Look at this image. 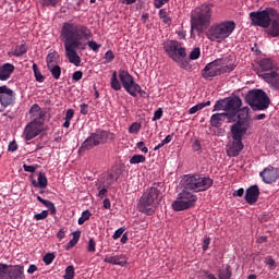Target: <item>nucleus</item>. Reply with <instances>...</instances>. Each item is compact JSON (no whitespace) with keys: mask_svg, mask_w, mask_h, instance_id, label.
<instances>
[{"mask_svg":"<svg viewBox=\"0 0 279 279\" xmlns=\"http://www.w3.org/2000/svg\"><path fill=\"white\" fill-rule=\"evenodd\" d=\"M61 36L64 38L65 57L71 64L80 66L82 58L77 54V49L84 51L86 44L84 38H90L93 34L88 27L75 23H64L61 29Z\"/></svg>","mask_w":279,"mask_h":279,"instance_id":"obj_1","label":"nucleus"},{"mask_svg":"<svg viewBox=\"0 0 279 279\" xmlns=\"http://www.w3.org/2000/svg\"><path fill=\"white\" fill-rule=\"evenodd\" d=\"M161 183H154L150 189L146 190V192L142 195L137 204L138 213H143L144 215H155L156 208L160 205L162 201V193L160 192Z\"/></svg>","mask_w":279,"mask_h":279,"instance_id":"obj_2","label":"nucleus"},{"mask_svg":"<svg viewBox=\"0 0 279 279\" xmlns=\"http://www.w3.org/2000/svg\"><path fill=\"white\" fill-rule=\"evenodd\" d=\"M210 19H213V4L197 7L191 16V36L195 31L198 35L204 34V31L210 27Z\"/></svg>","mask_w":279,"mask_h":279,"instance_id":"obj_3","label":"nucleus"},{"mask_svg":"<svg viewBox=\"0 0 279 279\" xmlns=\"http://www.w3.org/2000/svg\"><path fill=\"white\" fill-rule=\"evenodd\" d=\"M228 58H218L209 63L201 71L202 77L204 80H213L218 77V75H223L225 73H232L235 69L234 63H229Z\"/></svg>","mask_w":279,"mask_h":279,"instance_id":"obj_4","label":"nucleus"},{"mask_svg":"<svg viewBox=\"0 0 279 279\" xmlns=\"http://www.w3.org/2000/svg\"><path fill=\"white\" fill-rule=\"evenodd\" d=\"M247 134V126L235 122L231 125V136L233 142L227 145V156L229 158H236L243 151L245 145H243V136Z\"/></svg>","mask_w":279,"mask_h":279,"instance_id":"obj_5","label":"nucleus"},{"mask_svg":"<svg viewBox=\"0 0 279 279\" xmlns=\"http://www.w3.org/2000/svg\"><path fill=\"white\" fill-rule=\"evenodd\" d=\"M234 29H236V23H234V21H225L220 24L211 25L208 28L206 36L211 43H223L226 38L232 36Z\"/></svg>","mask_w":279,"mask_h":279,"instance_id":"obj_6","label":"nucleus"},{"mask_svg":"<svg viewBox=\"0 0 279 279\" xmlns=\"http://www.w3.org/2000/svg\"><path fill=\"white\" fill-rule=\"evenodd\" d=\"M244 99L254 111L267 110V108H269V105L271 104L269 96H267V93H265V90L263 89L250 90Z\"/></svg>","mask_w":279,"mask_h":279,"instance_id":"obj_7","label":"nucleus"},{"mask_svg":"<svg viewBox=\"0 0 279 279\" xmlns=\"http://www.w3.org/2000/svg\"><path fill=\"white\" fill-rule=\"evenodd\" d=\"M276 14V9L266 8L263 11L251 12L250 19L252 21V25L255 27H263L267 29L269 25H271V17Z\"/></svg>","mask_w":279,"mask_h":279,"instance_id":"obj_8","label":"nucleus"},{"mask_svg":"<svg viewBox=\"0 0 279 279\" xmlns=\"http://www.w3.org/2000/svg\"><path fill=\"white\" fill-rule=\"evenodd\" d=\"M195 202H197L196 195L191 192L182 191L178 194L177 201L172 203V210H175V213L189 210V208L195 206Z\"/></svg>","mask_w":279,"mask_h":279,"instance_id":"obj_9","label":"nucleus"},{"mask_svg":"<svg viewBox=\"0 0 279 279\" xmlns=\"http://www.w3.org/2000/svg\"><path fill=\"white\" fill-rule=\"evenodd\" d=\"M165 53L173 60V62H180L186 58V48L182 47V44L177 40H168L163 44Z\"/></svg>","mask_w":279,"mask_h":279,"instance_id":"obj_10","label":"nucleus"},{"mask_svg":"<svg viewBox=\"0 0 279 279\" xmlns=\"http://www.w3.org/2000/svg\"><path fill=\"white\" fill-rule=\"evenodd\" d=\"M108 136L110 133L108 131H97L96 133H92L81 145L80 150L88 151L94 147H99V145H104L108 142Z\"/></svg>","mask_w":279,"mask_h":279,"instance_id":"obj_11","label":"nucleus"},{"mask_svg":"<svg viewBox=\"0 0 279 279\" xmlns=\"http://www.w3.org/2000/svg\"><path fill=\"white\" fill-rule=\"evenodd\" d=\"M119 80L126 93L132 97H136V94L133 90L134 86L137 85V83L134 82V76L125 70H119Z\"/></svg>","mask_w":279,"mask_h":279,"instance_id":"obj_12","label":"nucleus"},{"mask_svg":"<svg viewBox=\"0 0 279 279\" xmlns=\"http://www.w3.org/2000/svg\"><path fill=\"white\" fill-rule=\"evenodd\" d=\"M37 125H43V121H38V119H34L31 121L24 129L25 141H33L36 138L38 134H40V130Z\"/></svg>","mask_w":279,"mask_h":279,"instance_id":"obj_13","label":"nucleus"},{"mask_svg":"<svg viewBox=\"0 0 279 279\" xmlns=\"http://www.w3.org/2000/svg\"><path fill=\"white\" fill-rule=\"evenodd\" d=\"M266 33L268 36H271V38H279V13L278 11H275L274 15L270 19V24L268 27H266Z\"/></svg>","mask_w":279,"mask_h":279,"instance_id":"obj_14","label":"nucleus"},{"mask_svg":"<svg viewBox=\"0 0 279 279\" xmlns=\"http://www.w3.org/2000/svg\"><path fill=\"white\" fill-rule=\"evenodd\" d=\"M259 77H262V80L266 81L267 84H269V86H271V88H274L275 90H279L278 70H272V72H270V73L260 74Z\"/></svg>","mask_w":279,"mask_h":279,"instance_id":"obj_15","label":"nucleus"},{"mask_svg":"<svg viewBox=\"0 0 279 279\" xmlns=\"http://www.w3.org/2000/svg\"><path fill=\"white\" fill-rule=\"evenodd\" d=\"M183 191L185 193H189V191H193V193H197V174L191 175V174H185L183 177Z\"/></svg>","mask_w":279,"mask_h":279,"instance_id":"obj_16","label":"nucleus"},{"mask_svg":"<svg viewBox=\"0 0 279 279\" xmlns=\"http://www.w3.org/2000/svg\"><path fill=\"white\" fill-rule=\"evenodd\" d=\"M259 175L265 184H274V182H276V168L274 166H268L259 173Z\"/></svg>","mask_w":279,"mask_h":279,"instance_id":"obj_17","label":"nucleus"},{"mask_svg":"<svg viewBox=\"0 0 279 279\" xmlns=\"http://www.w3.org/2000/svg\"><path fill=\"white\" fill-rule=\"evenodd\" d=\"M259 196H260V190L258 189V185H252L246 190L244 199L245 202L252 205L258 202Z\"/></svg>","mask_w":279,"mask_h":279,"instance_id":"obj_18","label":"nucleus"},{"mask_svg":"<svg viewBox=\"0 0 279 279\" xmlns=\"http://www.w3.org/2000/svg\"><path fill=\"white\" fill-rule=\"evenodd\" d=\"M8 279H25V267L21 265H10Z\"/></svg>","mask_w":279,"mask_h":279,"instance_id":"obj_19","label":"nucleus"},{"mask_svg":"<svg viewBox=\"0 0 279 279\" xmlns=\"http://www.w3.org/2000/svg\"><path fill=\"white\" fill-rule=\"evenodd\" d=\"M243 106V100L239 96L227 97L226 111L233 110L239 112Z\"/></svg>","mask_w":279,"mask_h":279,"instance_id":"obj_20","label":"nucleus"},{"mask_svg":"<svg viewBox=\"0 0 279 279\" xmlns=\"http://www.w3.org/2000/svg\"><path fill=\"white\" fill-rule=\"evenodd\" d=\"M213 184H215V181L210 177H202L197 174V193L208 191Z\"/></svg>","mask_w":279,"mask_h":279,"instance_id":"obj_21","label":"nucleus"},{"mask_svg":"<svg viewBox=\"0 0 279 279\" xmlns=\"http://www.w3.org/2000/svg\"><path fill=\"white\" fill-rule=\"evenodd\" d=\"M257 64L260 71H278V65H276V61L271 58H262L257 61Z\"/></svg>","mask_w":279,"mask_h":279,"instance_id":"obj_22","label":"nucleus"},{"mask_svg":"<svg viewBox=\"0 0 279 279\" xmlns=\"http://www.w3.org/2000/svg\"><path fill=\"white\" fill-rule=\"evenodd\" d=\"M236 119H239L236 123H241V125L246 126V132H247V130H250V122H248L250 107H243V108L240 107Z\"/></svg>","mask_w":279,"mask_h":279,"instance_id":"obj_23","label":"nucleus"},{"mask_svg":"<svg viewBox=\"0 0 279 279\" xmlns=\"http://www.w3.org/2000/svg\"><path fill=\"white\" fill-rule=\"evenodd\" d=\"M14 73V64L4 63L0 66V82H8L10 75Z\"/></svg>","mask_w":279,"mask_h":279,"instance_id":"obj_24","label":"nucleus"},{"mask_svg":"<svg viewBox=\"0 0 279 279\" xmlns=\"http://www.w3.org/2000/svg\"><path fill=\"white\" fill-rule=\"evenodd\" d=\"M105 263H109V265H119L120 267H125L128 265V257L125 255H116V256H106Z\"/></svg>","mask_w":279,"mask_h":279,"instance_id":"obj_25","label":"nucleus"},{"mask_svg":"<svg viewBox=\"0 0 279 279\" xmlns=\"http://www.w3.org/2000/svg\"><path fill=\"white\" fill-rule=\"evenodd\" d=\"M16 97L14 96V92L10 94L0 95V104L2 108H8V106H14V101Z\"/></svg>","mask_w":279,"mask_h":279,"instance_id":"obj_26","label":"nucleus"},{"mask_svg":"<svg viewBox=\"0 0 279 279\" xmlns=\"http://www.w3.org/2000/svg\"><path fill=\"white\" fill-rule=\"evenodd\" d=\"M33 186L35 189H47V185L49 184V181L47 180V174L45 172H39L38 173V181L32 180Z\"/></svg>","mask_w":279,"mask_h":279,"instance_id":"obj_27","label":"nucleus"},{"mask_svg":"<svg viewBox=\"0 0 279 279\" xmlns=\"http://www.w3.org/2000/svg\"><path fill=\"white\" fill-rule=\"evenodd\" d=\"M223 121H226L223 113H214L210 118V125L211 128H221Z\"/></svg>","mask_w":279,"mask_h":279,"instance_id":"obj_28","label":"nucleus"},{"mask_svg":"<svg viewBox=\"0 0 279 279\" xmlns=\"http://www.w3.org/2000/svg\"><path fill=\"white\" fill-rule=\"evenodd\" d=\"M37 202H40V204H44L48 210H50V215H56L58 210L56 209V205L51 201L44 199L39 195H36Z\"/></svg>","mask_w":279,"mask_h":279,"instance_id":"obj_29","label":"nucleus"},{"mask_svg":"<svg viewBox=\"0 0 279 279\" xmlns=\"http://www.w3.org/2000/svg\"><path fill=\"white\" fill-rule=\"evenodd\" d=\"M27 49L28 47L25 44L17 45L12 49V56H14V58H21V56H25V53H27Z\"/></svg>","mask_w":279,"mask_h":279,"instance_id":"obj_30","label":"nucleus"},{"mask_svg":"<svg viewBox=\"0 0 279 279\" xmlns=\"http://www.w3.org/2000/svg\"><path fill=\"white\" fill-rule=\"evenodd\" d=\"M218 278L219 279H232V267L230 265H227L225 269H220L218 271Z\"/></svg>","mask_w":279,"mask_h":279,"instance_id":"obj_31","label":"nucleus"},{"mask_svg":"<svg viewBox=\"0 0 279 279\" xmlns=\"http://www.w3.org/2000/svg\"><path fill=\"white\" fill-rule=\"evenodd\" d=\"M58 60H60V54H58V52L53 51L48 53L46 58L47 66H53L58 64Z\"/></svg>","mask_w":279,"mask_h":279,"instance_id":"obj_32","label":"nucleus"},{"mask_svg":"<svg viewBox=\"0 0 279 279\" xmlns=\"http://www.w3.org/2000/svg\"><path fill=\"white\" fill-rule=\"evenodd\" d=\"M47 69L54 80H60V76L62 75V68H60V65H48Z\"/></svg>","mask_w":279,"mask_h":279,"instance_id":"obj_33","label":"nucleus"},{"mask_svg":"<svg viewBox=\"0 0 279 279\" xmlns=\"http://www.w3.org/2000/svg\"><path fill=\"white\" fill-rule=\"evenodd\" d=\"M116 180L110 172H108L105 177L101 178V184L105 189H110L114 184Z\"/></svg>","mask_w":279,"mask_h":279,"instance_id":"obj_34","label":"nucleus"},{"mask_svg":"<svg viewBox=\"0 0 279 279\" xmlns=\"http://www.w3.org/2000/svg\"><path fill=\"white\" fill-rule=\"evenodd\" d=\"M225 117V120H228V123H234L236 121V117L239 114V111L234 110H228L226 113H222Z\"/></svg>","mask_w":279,"mask_h":279,"instance_id":"obj_35","label":"nucleus"},{"mask_svg":"<svg viewBox=\"0 0 279 279\" xmlns=\"http://www.w3.org/2000/svg\"><path fill=\"white\" fill-rule=\"evenodd\" d=\"M111 88L113 90H121V82H119L117 77V71H114L111 76Z\"/></svg>","mask_w":279,"mask_h":279,"instance_id":"obj_36","label":"nucleus"},{"mask_svg":"<svg viewBox=\"0 0 279 279\" xmlns=\"http://www.w3.org/2000/svg\"><path fill=\"white\" fill-rule=\"evenodd\" d=\"M133 93H135V97H137V93L140 95V97H143V99H147V97H149V94H147V92L143 90V88L141 87V85H134V88L132 89Z\"/></svg>","mask_w":279,"mask_h":279,"instance_id":"obj_37","label":"nucleus"},{"mask_svg":"<svg viewBox=\"0 0 279 279\" xmlns=\"http://www.w3.org/2000/svg\"><path fill=\"white\" fill-rule=\"evenodd\" d=\"M33 71L36 82H45V76L43 75V73H40V70H38V65L36 63L33 64Z\"/></svg>","mask_w":279,"mask_h":279,"instance_id":"obj_38","label":"nucleus"},{"mask_svg":"<svg viewBox=\"0 0 279 279\" xmlns=\"http://www.w3.org/2000/svg\"><path fill=\"white\" fill-rule=\"evenodd\" d=\"M110 175H113V180H116V182L119 181V178H121V175H123V168H113L111 171H109Z\"/></svg>","mask_w":279,"mask_h":279,"instance_id":"obj_39","label":"nucleus"},{"mask_svg":"<svg viewBox=\"0 0 279 279\" xmlns=\"http://www.w3.org/2000/svg\"><path fill=\"white\" fill-rule=\"evenodd\" d=\"M93 214H90V210L86 209L82 213V216L78 218V226H84L85 221H88V219H90V216Z\"/></svg>","mask_w":279,"mask_h":279,"instance_id":"obj_40","label":"nucleus"},{"mask_svg":"<svg viewBox=\"0 0 279 279\" xmlns=\"http://www.w3.org/2000/svg\"><path fill=\"white\" fill-rule=\"evenodd\" d=\"M64 279H73L75 278V267L70 265L65 268V275L63 276Z\"/></svg>","mask_w":279,"mask_h":279,"instance_id":"obj_41","label":"nucleus"},{"mask_svg":"<svg viewBox=\"0 0 279 279\" xmlns=\"http://www.w3.org/2000/svg\"><path fill=\"white\" fill-rule=\"evenodd\" d=\"M145 160L144 155H133V158L130 159V165H141V162H145Z\"/></svg>","mask_w":279,"mask_h":279,"instance_id":"obj_42","label":"nucleus"},{"mask_svg":"<svg viewBox=\"0 0 279 279\" xmlns=\"http://www.w3.org/2000/svg\"><path fill=\"white\" fill-rule=\"evenodd\" d=\"M159 17L162 20L163 23H166V25H169V23H171V17H169L166 9L159 10Z\"/></svg>","mask_w":279,"mask_h":279,"instance_id":"obj_43","label":"nucleus"},{"mask_svg":"<svg viewBox=\"0 0 279 279\" xmlns=\"http://www.w3.org/2000/svg\"><path fill=\"white\" fill-rule=\"evenodd\" d=\"M9 269V265L0 264V279H8Z\"/></svg>","mask_w":279,"mask_h":279,"instance_id":"obj_44","label":"nucleus"},{"mask_svg":"<svg viewBox=\"0 0 279 279\" xmlns=\"http://www.w3.org/2000/svg\"><path fill=\"white\" fill-rule=\"evenodd\" d=\"M226 104H228L227 98L219 99L214 106V112L217 110H225L226 112Z\"/></svg>","mask_w":279,"mask_h":279,"instance_id":"obj_45","label":"nucleus"},{"mask_svg":"<svg viewBox=\"0 0 279 279\" xmlns=\"http://www.w3.org/2000/svg\"><path fill=\"white\" fill-rule=\"evenodd\" d=\"M141 122H134L130 125L129 128V133L130 134H138V132H141Z\"/></svg>","mask_w":279,"mask_h":279,"instance_id":"obj_46","label":"nucleus"},{"mask_svg":"<svg viewBox=\"0 0 279 279\" xmlns=\"http://www.w3.org/2000/svg\"><path fill=\"white\" fill-rule=\"evenodd\" d=\"M43 260L45 265H51L53 260H56V254L54 253H47L44 257Z\"/></svg>","mask_w":279,"mask_h":279,"instance_id":"obj_47","label":"nucleus"},{"mask_svg":"<svg viewBox=\"0 0 279 279\" xmlns=\"http://www.w3.org/2000/svg\"><path fill=\"white\" fill-rule=\"evenodd\" d=\"M199 56H202L199 47L194 48L190 53V60H199Z\"/></svg>","mask_w":279,"mask_h":279,"instance_id":"obj_48","label":"nucleus"},{"mask_svg":"<svg viewBox=\"0 0 279 279\" xmlns=\"http://www.w3.org/2000/svg\"><path fill=\"white\" fill-rule=\"evenodd\" d=\"M43 109L38 104H34L29 109L31 117H38V112H40Z\"/></svg>","mask_w":279,"mask_h":279,"instance_id":"obj_49","label":"nucleus"},{"mask_svg":"<svg viewBox=\"0 0 279 279\" xmlns=\"http://www.w3.org/2000/svg\"><path fill=\"white\" fill-rule=\"evenodd\" d=\"M47 217H49V210H43L41 213L36 214L34 219H36V221H43L44 219H47Z\"/></svg>","mask_w":279,"mask_h":279,"instance_id":"obj_50","label":"nucleus"},{"mask_svg":"<svg viewBox=\"0 0 279 279\" xmlns=\"http://www.w3.org/2000/svg\"><path fill=\"white\" fill-rule=\"evenodd\" d=\"M86 45H88L89 49H92V51H95L96 53L97 51H99V49H101V45L97 44V41L95 40H90Z\"/></svg>","mask_w":279,"mask_h":279,"instance_id":"obj_51","label":"nucleus"},{"mask_svg":"<svg viewBox=\"0 0 279 279\" xmlns=\"http://www.w3.org/2000/svg\"><path fill=\"white\" fill-rule=\"evenodd\" d=\"M177 62V64H179V66L181 69H184L185 71H189V69H191V65L189 64V61L184 60V59H180V61H174Z\"/></svg>","mask_w":279,"mask_h":279,"instance_id":"obj_52","label":"nucleus"},{"mask_svg":"<svg viewBox=\"0 0 279 279\" xmlns=\"http://www.w3.org/2000/svg\"><path fill=\"white\" fill-rule=\"evenodd\" d=\"M199 110H204V105L197 104L193 106L192 108H190L189 114H195L196 112H199Z\"/></svg>","mask_w":279,"mask_h":279,"instance_id":"obj_53","label":"nucleus"},{"mask_svg":"<svg viewBox=\"0 0 279 279\" xmlns=\"http://www.w3.org/2000/svg\"><path fill=\"white\" fill-rule=\"evenodd\" d=\"M123 232H125V227H121L118 230H116V232L112 235V239H114V241H117V239H121V236H123Z\"/></svg>","mask_w":279,"mask_h":279,"instance_id":"obj_54","label":"nucleus"},{"mask_svg":"<svg viewBox=\"0 0 279 279\" xmlns=\"http://www.w3.org/2000/svg\"><path fill=\"white\" fill-rule=\"evenodd\" d=\"M193 151H198V154H202V143L199 140H195L193 145H192Z\"/></svg>","mask_w":279,"mask_h":279,"instance_id":"obj_55","label":"nucleus"},{"mask_svg":"<svg viewBox=\"0 0 279 279\" xmlns=\"http://www.w3.org/2000/svg\"><path fill=\"white\" fill-rule=\"evenodd\" d=\"M82 77H84V73L82 71H76L72 75L73 82H80V80H82Z\"/></svg>","mask_w":279,"mask_h":279,"instance_id":"obj_56","label":"nucleus"},{"mask_svg":"<svg viewBox=\"0 0 279 279\" xmlns=\"http://www.w3.org/2000/svg\"><path fill=\"white\" fill-rule=\"evenodd\" d=\"M38 168V166H28V165H23V169L24 171L28 172V173H36V169Z\"/></svg>","mask_w":279,"mask_h":279,"instance_id":"obj_57","label":"nucleus"},{"mask_svg":"<svg viewBox=\"0 0 279 279\" xmlns=\"http://www.w3.org/2000/svg\"><path fill=\"white\" fill-rule=\"evenodd\" d=\"M105 60L106 62H112L114 60V52H112V50H108L105 53Z\"/></svg>","mask_w":279,"mask_h":279,"instance_id":"obj_58","label":"nucleus"},{"mask_svg":"<svg viewBox=\"0 0 279 279\" xmlns=\"http://www.w3.org/2000/svg\"><path fill=\"white\" fill-rule=\"evenodd\" d=\"M136 147L140 149V151H143V154H147L149 151V149L145 146V142H138Z\"/></svg>","mask_w":279,"mask_h":279,"instance_id":"obj_59","label":"nucleus"},{"mask_svg":"<svg viewBox=\"0 0 279 279\" xmlns=\"http://www.w3.org/2000/svg\"><path fill=\"white\" fill-rule=\"evenodd\" d=\"M165 3H169V0H154V5L158 10H160V8H162V5H165Z\"/></svg>","mask_w":279,"mask_h":279,"instance_id":"obj_60","label":"nucleus"},{"mask_svg":"<svg viewBox=\"0 0 279 279\" xmlns=\"http://www.w3.org/2000/svg\"><path fill=\"white\" fill-rule=\"evenodd\" d=\"M159 119H162V108L155 111L153 121H158Z\"/></svg>","mask_w":279,"mask_h":279,"instance_id":"obj_61","label":"nucleus"},{"mask_svg":"<svg viewBox=\"0 0 279 279\" xmlns=\"http://www.w3.org/2000/svg\"><path fill=\"white\" fill-rule=\"evenodd\" d=\"M10 93H14V90L8 88V86H0V95H9Z\"/></svg>","mask_w":279,"mask_h":279,"instance_id":"obj_62","label":"nucleus"},{"mask_svg":"<svg viewBox=\"0 0 279 279\" xmlns=\"http://www.w3.org/2000/svg\"><path fill=\"white\" fill-rule=\"evenodd\" d=\"M95 245H96L95 239H93V238L89 239L87 252H90V253L95 252Z\"/></svg>","mask_w":279,"mask_h":279,"instance_id":"obj_63","label":"nucleus"},{"mask_svg":"<svg viewBox=\"0 0 279 279\" xmlns=\"http://www.w3.org/2000/svg\"><path fill=\"white\" fill-rule=\"evenodd\" d=\"M9 151H16V149H19V144H16V142L15 141H13V142H11L10 144H9Z\"/></svg>","mask_w":279,"mask_h":279,"instance_id":"obj_64","label":"nucleus"}]
</instances>
